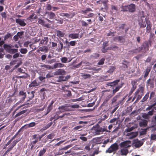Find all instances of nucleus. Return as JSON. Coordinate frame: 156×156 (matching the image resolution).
I'll return each mask as SVG.
<instances>
[{"label": "nucleus", "instance_id": "1", "mask_svg": "<svg viewBox=\"0 0 156 156\" xmlns=\"http://www.w3.org/2000/svg\"><path fill=\"white\" fill-rule=\"evenodd\" d=\"M78 108V105H72L71 104H66L64 105L59 106L58 109L62 110V112L69 111L72 110V108Z\"/></svg>", "mask_w": 156, "mask_h": 156}, {"label": "nucleus", "instance_id": "2", "mask_svg": "<svg viewBox=\"0 0 156 156\" xmlns=\"http://www.w3.org/2000/svg\"><path fill=\"white\" fill-rule=\"evenodd\" d=\"M121 8L122 9L121 11L123 12L129 11L133 13L136 10L135 5L133 3L128 5L122 6Z\"/></svg>", "mask_w": 156, "mask_h": 156}, {"label": "nucleus", "instance_id": "3", "mask_svg": "<svg viewBox=\"0 0 156 156\" xmlns=\"http://www.w3.org/2000/svg\"><path fill=\"white\" fill-rule=\"evenodd\" d=\"M144 86L139 85V88L134 94V95H136L137 96L136 101H138L141 98L142 96L144 95Z\"/></svg>", "mask_w": 156, "mask_h": 156}, {"label": "nucleus", "instance_id": "4", "mask_svg": "<svg viewBox=\"0 0 156 156\" xmlns=\"http://www.w3.org/2000/svg\"><path fill=\"white\" fill-rule=\"evenodd\" d=\"M92 130L94 133L97 135L102 134L104 131L108 132L107 129L103 128L99 125L93 126L92 128Z\"/></svg>", "mask_w": 156, "mask_h": 156}, {"label": "nucleus", "instance_id": "5", "mask_svg": "<svg viewBox=\"0 0 156 156\" xmlns=\"http://www.w3.org/2000/svg\"><path fill=\"white\" fill-rule=\"evenodd\" d=\"M13 47L12 45H8L6 44H4L3 45V48L6 51L10 54H14L18 51L17 49H12V48Z\"/></svg>", "mask_w": 156, "mask_h": 156}, {"label": "nucleus", "instance_id": "6", "mask_svg": "<svg viewBox=\"0 0 156 156\" xmlns=\"http://www.w3.org/2000/svg\"><path fill=\"white\" fill-rule=\"evenodd\" d=\"M90 11H92V9L90 8H87L85 9H80L79 12L84 14L85 15L84 17L90 18L94 16V14L92 13H89L88 14H86L87 12Z\"/></svg>", "mask_w": 156, "mask_h": 156}, {"label": "nucleus", "instance_id": "7", "mask_svg": "<svg viewBox=\"0 0 156 156\" xmlns=\"http://www.w3.org/2000/svg\"><path fill=\"white\" fill-rule=\"evenodd\" d=\"M119 148L118 144L115 143L112 145L110 147L106 150V152L109 153H111L114 151H117Z\"/></svg>", "mask_w": 156, "mask_h": 156}, {"label": "nucleus", "instance_id": "8", "mask_svg": "<svg viewBox=\"0 0 156 156\" xmlns=\"http://www.w3.org/2000/svg\"><path fill=\"white\" fill-rule=\"evenodd\" d=\"M131 141L130 140H126L121 142L119 144V146L121 148H126L128 149L130 147L131 145Z\"/></svg>", "mask_w": 156, "mask_h": 156}, {"label": "nucleus", "instance_id": "9", "mask_svg": "<svg viewBox=\"0 0 156 156\" xmlns=\"http://www.w3.org/2000/svg\"><path fill=\"white\" fill-rule=\"evenodd\" d=\"M151 41L149 40L148 41H145L144 42L141 46L140 47L142 48V50H144L145 51V52H146L149 50V43L151 44Z\"/></svg>", "mask_w": 156, "mask_h": 156}, {"label": "nucleus", "instance_id": "10", "mask_svg": "<svg viewBox=\"0 0 156 156\" xmlns=\"http://www.w3.org/2000/svg\"><path fill=\"white\" fill-rule=\"evenodd\" d=\"M121 64L122 65L121 66L122 69L123 70H125L127 69L129 64V62L125 60L123 61Z\"/></svg>", "mask_w": 156, "mask_h": 156}, {"label": "nucleus", "instance_id": "11", "mask_svg": "<svg viewBox=\"0 0 156 156\" xmlns=\"http://www.w3.org/2000/svg\"><path fill=\"white\" fill-rule=\"evenodd\" d=\"M146 85L147 86H150L151 88L154 87V80L153 79L149 78L147 81Z\"/></svg>", "mask_w": 156, "mask_h": 156}, {"label": "nucleus", "instance_id": "12", "mask_svg": "<svg viewBox=\"0 0 156 156\" xmlns=\"http://www.w3.org/2000/svg\"><path fill=\"white\" fill-rule=\"evenodd\" d=\"M136 82L135 81H131V84L132 86V87L129 93V96H130L132 94L134 90L136 89Z\"/></svg>", "mask_w": 156, "mask_h": 156}, {"label": "nucleus", "instance_id": "13", "mask_svg": "<svg viewBox=\"0 0 156 156\" xmlns=\"http://www.w3.org/2000/svg\"><path fill=\"white\" fill-rule=\"evenodd\" d=\"M146 22L147 24L146 27V32L147 33H150L151 30L152 24L150 21L148 20H146Z\"/></svg>", "mask_w": 156, "mask_h": 156}, {"label": "nucleus", "instance_id": "14", "mask_svg": "<svg viewBox=\"0 0 156 156\" xmlns=\"http://www.w3.org/2000/svg\"><path fill=\"white\" fill-rule=\"evenodd\" d=\"M38 23L42 25L43 26L47 28H49L50 27V25L49 24H45L44 20H42L41 18H39L38 19Z\"/></svg>", "mask_w": 156, "mask_h": 156}, {"label": "nucleus", "instance_id": "15", "mask_svg": "<svg viewBox=\"0 0 156 156\" xmlns=\"http://www.w3.org/2000/svg\"><path fill=\"white\" fill-rule=\"evenodd\" d=\"M114 41H118L120 43H124L125 41V39L123 37L119 36L114 37Z\"/></svg>", "mask_w": 156, "mask_h": 156}, {"label": "nucleus", "instance_id": "16", "mask_svg": "<svg viewBox=\"0 0 156 156\" xmlns=\"http://www.w3.org/2000/svg\"><path fill=\"white\" fill-rule=\"evenodd\" d=\"M142 50V48L140 47L135 49L129 51L132 54H136L140 52Z\"/></svg>", "mask_w": 156, "mask_h": 156}, {"label": "nucleus", "instance_id": "17", "mask_svg": "<svg viewBox=\"0 0 156 156\" xmlns=\"http://www.w3.org/2000/svg\"><path fill=\"white\" fill-rule=\"evenodd\" d=\"M54 103L53 101L52 100L51 103L48 105L47 110V112L45 114V115H47L53 109V105Z\"/></svg>", "mask_w": 156, "mask_h": 156}, {"label": "nucleus", "instance_id": "18", "mask_svg": "<svg viewBox=\"0 0 156 156\" xmlns=\"http://www.w3.org/2000/svg\"><path fill=\"white\" fill-rule=\"evenodd\" d=\"M16 22L20 26L23 27L25 26L26 24L24 21V20H22L19 18L17 19H16Z\"/></svg>", "mask_w": 156, "mask_h": 156}, {"label": "nucleus", "instance_id": "19", "mask_svg": "<svg viewBox=\"0 0 156 156\" xmlns=\"http://www.w3.org/2000/svg\"><path fill=\"white\" fill-rule=\"evenodd\" d=\"M37 16L34 13H33L28 17L27 18V20H28L32 22L34 20L37 19Z\"/></svg>", "mask_w": 156, "mask_h": 156}, {"label": "nucleus", "instance_id": "20", "mask_svg": "<svg viewBox=\"0 0 156 156\" xmlns=\"http://www.w3.org/2000/svg\"><path fill=\"white\" fill-rule=\"evenodd\" d=\"M120 154L122 156H126L129 152L128 150L126 148H122L120 150Z\"/></svg>", "mask_w": 156, "mask_h": 156}, {"label": "nucleus", "instance_id": "21", "mask_svg": "<svg viewBox=\"0 0 156 156\" xmlns=\"http://www.w3.org/2000/svg\"><path fill=\"white\" fill-rule=\"evenodd\" d=\"M40 83L39 82H37L36 80L33 81L29 85V87H31L38 86L39 85Z\"/></svg>", "mask_w": 156, "mask_h": 156}, {"label": "nucleus", "instance_id": "22", "mask_svg": "<svg viewBox=\"0 0 156 156\" xmlns=\"http://www.w3.org/2000/svg\"><path fill=\"white\" fill-rule=\"evenodd\" d=\"M124 84V83L122 82L121 83L120 85L117 86L115 89H113L112 90L113 94H114L117 92L118 91L119 89L122 87Z\"/></svg>", "mask_w": 156, "mask_h": 156}, {"label": "nucleus", "instance_id": "23", "mask_svg": "<svg viewBox=\"0 0 156 156\" xmlns=\"http://www.w3.org/2000/svg\"><path fill=\"white\" fill-rule=\"evenodd\" d=\"M38 134H35L33 135L32 136V140L35 139L34 140L31 142V144H33L34 145L38 141L39 139L38 137L37 136Z\"/></svg>", "mask_w": 156, "mask_h": 156}, {"label": "nucleus", "instance_id": "24", "mask_svg": "<svg viewBox=\"0 0 156 156\" xmlns=\"http://www.w3.org/2000/svg\"><path fill=\"white\" fill-rule=\"evenodd\" d=\"M35 92V91H32L31 92H28V97L29 98V99L27 100V101H29L30 100L34 98Z\"/></svg>", "mask_w": 156, "mask_h": 156}, {"label": "nucleus", "instance_id": "25", "mask_svg": "<svg viewBox=\"0 0 156 156\" xmlns=\"http://www.w3.org/2000/svg\"><path fill=\"white\" fill-rule=\"evenodd\" d=\"M46 14H48V17L50 19H54L55 18V13L52 12H47Z\"/></svg>", "mask_w": 156, "mask_h": 156}, {"label": "nucleus", "instance_id": "26", "mask_svg": "<svg viewBox=\"0 0 156 156\" xmlns=\"http://www.w3.org/2000/svg\"><path fill=\"white\" fill-rule=\"evenodd\" d=\"M48 37H44L43 39L41 41L40 43L42 44L47 45L48 44Z\"/></svg>", "mask_w": 156, "mask_h": 156}, {"label": "nucleus", "instance_id": "27", "mask_svg": "<svg viewBox=\"0 0 156 156\" xmlns=\"http://www.w3.org/2000/svg\"><path fill=\"white\" fill-rule=\"evenodd\" d=\"M138 24L140 28H144L146 26L145 22L143 21L142 19H141L139 20Z\"/></svg>", "mask_w": 156, "mask_h": 156}, {"label": "nucleus", "instance_id": "28", "mask_svg": "<svg viewBox=\"0 0 156 156\" xmlns=\"http://www.w3.org/2000/svg\"><path fill=\"white\" fill-rule=\"evenodd\" d=\"M40 66L41 68H45L46 69H53V67L48 65L42 64Z\"/></svg>", "mask_w": 156, "mask_h": 156}, {"label": "nucleus", "instance_id": "29", "mask_svg": "<svg viewBox=\"0 0 156 156\" xmlns=\"http://www.w3.org/2000/svg\"><path fill=\"white\" fill-rule=\"evenodd\" d=\"M151 70V68L150 67H147L144 71V72L145 73L144 76V78H146L148 76L149 72Z\"/></svg>", "mask_w": 156, "mask_h": 156}, {"label": "nucleus", "instance_id": "30", "mask_svg": "<svg viewBox=\"0 0 156 156\" xmlns=\"http://www.w3.org/2000/svg\"><path fill=\"white\" fill-rule=\"evenodd\" d=\"M138 135V133L136 132H132L128 134V136H130L129 139H131L135 137Z\"/></svg>", "mask_w": 156, "mask_h": 156}, {"label": "nucleus", "instance_id": "31", "mask_svg": "<svg viewBox=\"0 0 156 156\" xmlns=\"http://www.w3.org/2000/svg\"><path fill=\"white\" fill-rule=\"evenodd\" d=\"M64 66V64L60 63H56L54 64L53 67V69H55L58 67H62Z\"/></svg>", "mask_w": 156, "mask_h": 156}, {"label": "nucleus", "instance_id": "32", "mask_svg": "<svg viewBox=\"0 0 156 156\" xmlns=\"http://www.w3.org/2000/svg\"><path fill=\"white\" fill-rule=\"evenodd\" d=\"M143 142L140 141H138L134 143V146L136 148H139L143 144Z\"/></svg>", "mask_w": 156, "mask_h": 156}, {"label": "nucleus", "instance_id": "33", "mask_svg": "<svg viewBox=\"0 0 156 156\" xmlns=\"http://www.w3.org/2000/svg\"><path fill=\"white\" fill-rule=\"evenodd\" d=\"M46 149L44 148L41 149L39 152L38 156H43L46 152Z\"/></svg>", "mask_w": 156, "mask_h": 156}, {"label": "nucleus", "instance_id": "34", "mask_svg": "<svg viewBox=\"0 0 156 156\" xmlns=\"http://www.w3.org/2000/svg\"><path fill=\"white\" fill-rule=\"evenodd\" d=\"M149 127H147L146 128L142 129L141 131L140 132V135H145L147 133V130L149 129Z\"/></svg>", "mask_w": 156, "mask_h": 156}, {"label": "nucleus", "instance_id": "35", "mask_svg": "<svg viewBox=\"0 0 156 156\" xmlns=\"http://www.w3.org/2000/svg\"><path fill=\"white\" fill-rule=\"evenodd\" d=\"M88 102V101L85 100L83 101H82L81 103H79V104H80V105H79V107L80 106H82L83 107H86L87 106V104Z\"/></svg>", "mask_w": 156, "mask_h": 156}, {"label": "nucleus", "instance_id": "36", "mask_svg": "<svg viewBox=\"0 0 156 156\" xmlns=\"http://www.w3.org/2000/svg\"><path fill=\"white\" fill-rule=\"evenodd\" d=\"M27 111V109L24 110L22 111H21L20 112H18L17 114H16L15 116H14V118H15L16 117L19 116L21 115L22 114H23L25 113Z\"/></svg>", "mask_w": 156, "mask_h": 156}, {"label": "nucleus", "instance_id": "37", "mask_svg": "<svg viewBox=\"0 0 156 156\" xmlns=\"http://www.w3.org/2000/svg\"><path fill=\"white\" fill-rule=\"evenodd\" d=\"M139 124L140 127H146L147 126V121L146 120H144L143 121L140 122Z\"/></svg>", "mask_w": 156, "mask_h": 156}, {"label": "nucleus", "instance_id": "38", "mask_svg": "<svg viewBox=\"0 0 156 156\" xmlns=\"http://www.w3.org/2000/svg\"><path fill=\"white\" fill-rule=\"evenodd\" d=\"M93 110L91 109H79V112H89L92 111Z\"/></svg>", "mask_w": 156, "mask_h": 156}, {"label": "nucleus", "instance_id": "39", "mask_svg": "<svg viewBox=\"0 0 156 156\" xmlns=\"http://www.w3.org/2000/svg\"><path fill=\"white\" fill-rule=\"evenodd\" d=\"M15 92L7 100L8 103H10L12 102L13 100H14L15 98V97H12L15 94Z\"/></svg>", "mask_w": 156, "mask_h": 156}, {"label": "nucleus", "instance_id": "40", "mask_svg": "<svg viewBox=\"0 0 156 156\" xmlns=\"http://www.w3.org/2000/svg\"><path fill=\"white\" fill-rule=\"evenodd\" d=\"M116 68L114 66H110L107 72L110 74H112Z\"/></svg>", "mask_w": 156, "mask_h": 156}, {"label": "nucleus", "instance_id": "41", "mask_svg": "<svg viewBox=\"0 0 156 156\" xmlns=\"http://www.w3.org/2000/svg\"><path fill=\"white\" fill-rule=\"evenodd\" d=\"M56 33L57 36L58 37H63L65 35L64 33L59 30L56 31Z\"/></svg>", "mask_w": 156, "mask_h": 156}, {"label": "nucleus", "instance_id": "42", "mask_svg": "<svg viewBox=\"0 0 156 156\" xmlns=\"http://www.w3.org/2000/svg\"><path fill=\"white\" fill-rule=\"evenodd\" d=\"M20 95L23 96L22 100H24L26 97V92L23 91H20L19 92Z\"/></svg>", "mask_w": 156, "mask_h": 156}, {"label": "nucleus", "instance_id": "43", "mask_svg": "<svg viewBox=\"0 0 156 156\" xmlns=\"http://www.w3.org/2000/svg\"><path fill=\"white\" fill-rule=\"evenodd\" d=\"M59 15L62 16H66L69 18H71L72 16L68 13H62L59 14Z\"/></svg>", "mask_w": 156, "mask_h": 156}, {"label": "nucleus", "instance_id": "44", "mask_svg": "<svg viewBox=\"0 0 156 156\" xmlns=\"http://www.w3.org/2000/svg\"><path fill=\"white\" fill-rule=\"evenodd\" d=\"M48 47L46 46H43V47H40L39 48L38 50L41 51H47Z\"/></svg>", "mask_w": 156, "mask_h": 156}, {"label": "nucleus", "instance_id": "45", "mask_svg": "<svg viewBox=\"0 0 156 156\" xmlns=\"http://www.w3.org/2000/svg\"><path fill=\"white\" fill-rule=\"evenodd\" d=\"M149 92H147V94H145L144 97L141 100V101L142 102H144L145 101L147 100V99L148 98L149 96Z\"/></svg>", "mask_w": 156, "mask_h": 156}, {"label": "nucleus", "instance_id": "46", "mask_svg": "<svg viewBox=\"0 0 156 156\" xmlns=\"http://www.w3.org/2000/svg\"><path fill=\"white\" fill-rule=\"evenodd\" d=\"M21 139V138H19L17 139L14 140L12 142V144L11 146L13 147L16 144L20 141Z\"/></svg>", "mask_w": 156, "mask_h": 156}, {"label": "nucleus", "instance_id": "47", "mask_svg": "<svg viewBox=\"0 0 156 156\" xmlns=\"http://www.w3.org/2000/svg\"><path fill=\"white\" fill-rule=\"evenodd\" d=\"M36 124V123L34 122H32L29 124L25 125L24 126H27V127H33L35 126Z\"/></svg>", "mask_w": 156, "mask_h": 156}, {"label": "nucleus", "instance_id": "48", "mask_svg": "<svg viewBox=\"0 0 156 156\" xmlns=\"http://www.w3.org/2000/svg\"><path fill=\"white\" fill-rule=\"evenodd\" d=\"M81 76L84 79H87L88 78H90V75L87 74L82 73L81 74Z\"/></svg>", "mask_w": 156, "mask_h": 156}, {"label": "nucleus", "instance_id": "49", "mask_svg": "<svg viewBox=\"0 0 156 156\" xmlns=\"http://www.w3.org/2000/svg\"><path fill=\"white\" fill-rule=\"evenodd\" d=\"M69 37L73 39L78 38V34H70L69 35Z\"/></svg>", "mask_w": 156, "mask_h": 156}, {"label": "nucleus", "instance_id": "50", "mask_svg": "<svg viewBox=\"0 0 156 156\" xmlns=\"http://www.w3.org/2000/svg\"><path fill=\"white\" fill-rule=\"evenodd\" d=\"M58 45L59 48L58 49L60 51H61L63 48V44L61 41H59V43L58 44Z\"/></svg>", "mask_w": 156, "mask_h": 156}, {"label": "nucleus", "instance_id": "51", "mask_svg": "<svg viewBox=\"0 0 156 156\" xmlns=\"http://www.w3.org/2000/svg\"><path fill=\"white\" fill-rule=\"evenodd\" d=\"M12 36V34L10 33H7V34L4 36V40L5 41L9 37Z\"/></svg>", "mask_w": 156, "mask_h": 156}, {"label": "nucleus", "instance_id": "52", "mask_svg": "<svg viewBox=\"0 0 156 156\" xmlns=\"http://www.w3.org/2000/svg\"><path fill=\"white\" fill-rule=\"evenodd\" d=\"M120 96V95L117 94L112 99V103H113L115 102L117 99Z\"/></svg>", "mask_w": 156, "mask_h": 156}, {"label": "nucleus", "instance_id": "53", "mask_svg": "<svg viewBox=\"0 0 156 156\" xmlns=\"http://www.w3.org/2000/svg\"><path fill=\"white\" fill-rule=\"evenodd\" d=\"M119 47L117 46L114 45H113L110 46V47L108 48V49L110 50H114L115 49L118 48Z\"/></svg>", "mask_w": 156, "mask_h": 156}, {"label": "nucleus", "instance_id": "54", "mask_svg": "<svg viewBox=\"0 0 156 156\" xmlns=\"http://www.w3.org/2000/svg\"><path fill=\"white\" fill-rule=\"evenodd\" d=\"M20 52L22 53V54H26L28 51L27 50V49L26 48H21L20 50Z\"/></svg>", "mask_w": 156, "mask_h": 156}, {"label": "nucleus", "instance_id": "55", "mask_svg": "<svg viewBox=\"0 0 156 156\" xmlns=\"http://www.w3.org/2000/svg\"><path fill=\"white\" fill-rule=\"evenodd\" d=\"M100 80L102 81H108L109 79L108 78L107 76H103L100 78Z\"/></svg>", "mask_w": 156, "mask_h": 156}, {"label": "nucleus", "instance_id": "56", "mask_svg": "<svg viewBox=\"0 0 156 156\" xmlns=\"http://www.w3.org/2000/svg\"><path fill=\"white\" fill-rule=\"evenodd\" d=\"M24 74H25V75L17 76L18 78H22L24 79L27 78L28 76V75L27 73H25Z\"/></svg>", "mask_w": 156, "mask_h": 156}, {"label": "nucleus", "instance_id": "57", "mask_svg": "<svg viewBox=\"0 0 156 156\" xmlns=\"http://www.w3.org/2000/svg\"><path fill=\"white\" fill-rule=\"evenodd\" d=\"M111 9L112 10H114L116 11H118L119 10V8L117 6L112 5L111 6Z\"/></svg>", "mask_w": 156, "mask_h": 156}, {"label": "nucleus", "instance_id": "58", "mask_svg": "<svg viewBox=\"0 0 156 156\" xmlns=\"http://www.w3.org/2000/svg\"><path fill=\"white\" fill-rule=\"evenodd\" d=\"M54 136V134L50 133L47 136L46 139H51L53 138Z\"/></svg>", "mask_w": 156, "mask_h": 156}, {"label": "nucleus", "instance_id": "59", "mask_svg": "<svg viewBox=\"0 0 156 156\" xmlns=\"http://www.w3.org/2000/svg\"><path fill=\"white\" fill-rule=\"evenodd\" d=\"M64 81V76H59L58 77V79L57 80L58 82H61Z\"/></svg>", "mask_w": 156, "mask_h": 156}, {"label": "nucleus", "instance_id": "60", "mask_svg": "<svg viewBox=\"0 0 156 156\" xmlns=\"http://www.w3.org/2000/svg\"><path fill=\"white\" fill-rule=\"evenodd\" d=\"M61 60L62 63H66L67 61V58L65 57H62L61 58Z\"/></svg>", "mask_w": 156, "mask_h": 156}, {"label": "nucleus", "instance_id": "61", "mask_svg": "<svg viewBox=\"0 0 156 156\" xmlns=\"http://www.w3.org/2000/svg\"><path fill=\"white\" fill-rule=\"evenodd\" d=\"M112 97V96H108V97H107L106 99L105 100L103 103V104H106L108 101H109V99L111 98Z\"/></svg>", "mask_w": 156, "mask_h": 156}, {"label": "nucleus", "instance_id": "62", "mask_svg": "<svg viewBox=\"0 0 156 156\" xmlns=\"http://www.w3.org/2000/svg\"><path fill=\"white\" fill-rule=\"evenodd\" d=\"M52 122H50L48 124L45 126L44 127V130L46 129L49 127L50 126H51L52 125Z\"/></svg>", "mask_w": 156, "mask_h": 156}, {"label": "nucleus", "instance_id": "63", "mask_svg": "<svg viewBox=\"0 0 156 156\" xmlns=\"http://www.w3.org/2000/svg\"><path fill=\"white\" fill-rule=\"evenodd\" d=\"M58 72L59 74L61 75H64L65 74V71L63 69H59L58 70Z\"/></svg>", "mask_w": 156, "mask_h": 156}, {"label": "nucleus", "instance_id": "64", "mask_svg": "<svg viewBox=\"0 0 156 156\" xmlns=\"http://www.w3.org/2000/svg\"><path fill=\"white\" fill-rule=\"evenodd\" d=\"M99 56V54L98 53H94L91 55V57L92 58H97Z\"/></svg>", "mask_w": 156, "mask_h": 156}]
</instances>
